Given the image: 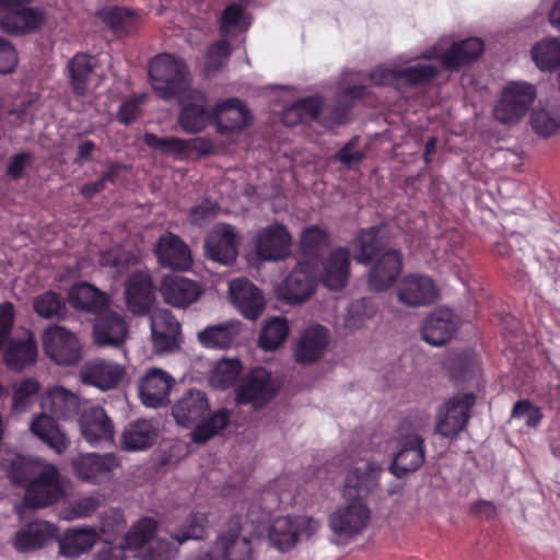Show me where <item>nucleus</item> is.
Here are the masks:
<instances>
[{
    "instance_id": "nucleus-27",
    "label": "nucleus",
    "mask_w": 560,
    "mask_h": 560,
    "mask_svg": "<svg viewBox=\"0 0 560 560\" xmlns=\"http://www.w3.org/2000/svg\"><path fill=\"white\" fill-rule=\"evenodd\" d=\"M457 330V320L450 308L440 307L430 313L424 319L421 334L431 346H442L448 342Z\"/></svg>"
},
{
    "instance_id": "nucleus-39",
    "label": "nucleus",
    "mask_w": 560,
    "mask_h": 560,
    "mask_svg": "<svg viewBox=\"0 0 560 560\" xmlns=\"http://www.w3.org/2000/svg\"><path fill=\"white\" fill-rule=\"evenodd\" d=\"M100 535L93 527H72L59 539V553L70 560L90 551L98 541Z\"/></svg>"
},
{
    "instance_id": "nucleus-49",
    "label": "nucleus",
    "mask_w": 560,
    "mask_h": 560,
    "mask_svg": "<svg viewBox=\"0 0 560 560\" xmlns=\"http://www.w3.org/2000/svg\"><path fill=\"white\" fill-rule=\"evenodd\" d=\"M536 66L542 71L560 67V37L545 38L538 42L530 50Z\"/></svg>"
},
{
    "instance_id": "nucleus-28",
    "label": "nucleus",
    "mask_w": 560,
    "mask_h": 560,
    "mask_svg": "<svg viewBox=\"0 0 560 560\" xmlns=\"http://www.w3.org/2000/svg\"><path fill=\"white\" fill-rule=\"evenodd\" d=\"M160 292L165 303L185 308L201 295V287L194 280L182 276H166L161 282Z\"/></svg>"
},
{
    "instance_id": "nucleus-6",
    "label": "nucleus",
    "mask_w": 560,
    "mask_h": 560,
    "mask_svg": "<svg viewBox=\"0 0 560 560\" xmlns=\"http://www.w3.org/2000/svg\"><path fill=\"white\" fill-rule=\"evenodd\" d=\"M214 551L221 560H253V530L242 516L234 515L221 526Z\"/></svg>"
},
{
    "instance_id": "nucleus-13",
    "label": "nucleus",
    "mask_w": 560,
    "mask_h": 560,
    "mask_svg": "<svg viewBox=\"0 0 560 560\" xmlns=\"http://www.w3.org/2000/svg\"><path fill=\"white\" fill-rule=\"evenodd\" d=\"M238 243L240 235L234 226L228 223H217L205 237V255L212 261L230 265L237 256Z\"/></svg>"
},
{
    "instance_id": "nucleus-47",
    "label": "nucleus",
    "mask_w": 560,
    "mask_h": 560,
    "mask_svg": "<svg viewBox=\"0 0 560 560\" xmlns=\"http://www.w3.org/2000/svg\"><path fill=\"white\" fill-rule=\"evenodd\" d=\"M94 68V58L85 54H77L69 60L67 66L69 80L73 92L78 96L85 94Z\"/></svg>"
},
{
    "instance_id": "nucleus-31",
    "label": "nucleus",
    "mask_w": 560,
    "mask_h": 560,
    "mask_svg": "<svg viewBox=\"0 0 560 560\" xmlns=\"http://www.w3.org/2000/svg\"><path fill=\"white\" fill-rule=\"evenodd\" d=\"M154 253L163 267L185 270L191 265L189 247L173 233H165L159 237Z\"/></svg>"
},
{
    "instance_id": "nucleus-26",
    "label": "nucleus",
    "mask_w": 560,
    "mask_h": 560,
    "mask_svg": "<svg viewBox=\"0 0 560 560\" xmlns=\"http://www.w3.org/2000/svg\"><path fill=\"white\" fill-rule=\"evenodd\" d=\"M436 74V68L431 65H417L402 70L378 66L370 72L369 77L375 85H387L396 81H404L409 84L425 83L433 80Z\"/></svg>"
},
{
    "instance_id": "nucleus-32",
    "label": "nucleus",
    "mask_w": 560,
    "mask_h": 560,
    "mask_svg": "<svg viewBox=\"0 0 560 560\" xmlns=\"http://www.w3.org/2000/svg\"><path fill=\"white\" fill-rule=\"evenodd\" d=\"M38 355L36 340L30 331L24 338L10 339L4 351L3 362L14 372H22L35 364Z\"/></svg>"
},
{
    "instance_id": "nucleus-42",
    "label": "nucleus",
    "mask_w": 560,
    "mask_h": 560,
    "mask_svg": "<svg viewBox=\"0 0 560 560\" xmlns=\"http://www.w3.org/2000/svg\"><path fill=\"white\" fill-rule=\"evenodd\" d=\"M70 305L83 312L101 313L108 303L107 295L86 282L73 284L68 291Z\"/></svg>"
},
{
    "instance_id": "nucleus-12",
    "label": "nucleus",
    "mask_w": 560,
    "mask_h": 560,
    "mask_svg": "<svg viewBox=\"0 0 560 560\" xmlns=\"http://www.w3.org/2000/svg\"><path fill=\"white\" fill-rule=\"evenodd\" d=\"M378 463L370 458L353 459L348 468L342 489L345 500L362 499L378 487L382 472Z\"/></svg>"
},
{
    "instance_id": "nucleus-41",
    "label": "nucleus",
    "mask_w": 560,
    "mask_h": 560,
    "mask_svg": "<svg viewBox=\"0 0 560 560\" xmlns=\"http://www.w3.org/2000/svg\"><path fill=\"white\" fill-rule=\"evenodd\" d=\"M159 429L150 420H137L122 431L120 445L125 451H144L156 441Z\"/></svg>"
},
{
    "instance_id": "nucleus-60",
    "label": "nucleus",
    "mask_w": 560,
    "mask_h": 560,
    "mask_svg": "<svg viewBox=\"0 0 560 560\" xmlns=\"http://www.w3.org/2000/svg\"><path fill=\"white\" fill-rule=\"evenodd\" d=\"M147 101V94H139L122 101L117 113V119L124 125L133 122L141 114V106Z\"/></svg>"
},
{
    "instance_id": "nucleus-19",
    "label": "nucleus",
    "mask_w": 560,
    "mask_h": 560,
    "mask_svg": "<svg viewBox=\"0 0 560 560\" xmlns=\"http://www.w3.org/2000/svg\"><path fill=\"white\" fill-rule=\"evenodd\" d=\"M397 300L410 307L425 306L438 298V289L433 280L423 275H407L396 287Z\"/></svg>"
},
{
    "instance_id": "nucleus-4",
    "label": "nucleus",
    "mask_w": 560,
    "mask_h": 560,
    "mask_svg": "<svg viewBox=\"0 0 560 560\" xmlns=\"http://www.w3.org/2000/svg\"><path fill=\"white\" fill-rule=\"evenodd\" d=\"M366 88L364 85H351L342 89L336 94V106L329 108L319 96H311L299 100L287 110L285 117L299 116L300 119L319 121L325 127L341 125L346 121L347 113L353 102L362 97Z\"/></svg>"
},
{
    "instance_id": "nucleus-35",
    "label": "nucleus",
    "mask_w": 560,
    "mask_h": 560,
    "mask_svg": "<svg viewBox=\"0 0 560 560\" xmlns=\"http://www.w3.org/2000/svg\"><path fill=\"white\" fill-rule=\"evenodd\" d=\"M329 342L328 330L314 325L307 327L300 336L294 350L296 362L307 364L319 359Z\"/></svg>"
},
{
    "instance_id": "nucleus-46",
    "label": "nucleus",
    "mask_w": 560,
    "mask_h": 560,
    "mask_svg": "<svg viewBox=\"0 0 560 560\" xmlns=\"http://www.w3.org/2000/svg\"><path fill=\"white\" fill-rule=\"evenodd\" d=\"M42 23V13L31 8L9 9L1 19V27L8 33L32 32L38 28Z\"/></svg>"
},
{
    "instance_id": "nucleus-14",
    "label": "nucleus",
    "mask_w": 560,
    "mask_h": 560,
    "mask_svg": "<svg viewBox=\"0 0 560 560\" xmlns=\"http://www.w3.org/2000/svg\"><path fill=\"white\" fill-rule=\"evenodd\" d=\"M176 380L161 368L147 369L139 380L138 392L145 407L159 408L170 404Z\"/></svg>"
},
{
    "instance_id": "nucleus-11",
    "label": "nucleus",
    "mask_w": 560,
    "mask_h": 560,
    "mask_svg": "<svg viewBox=\"0 0 560 560\" xmlns=\"http://www.w3.org/2000/svg\"><path fill=\"white\" fill-rule=\"evenodd\" d=\"M45 353L59 365H71L81 359V345L69 329L51 325L42 335Z\"/></svg>"
},
{
    "instance_id": "nucleus-33",
    "label": "nucleus",
    "mask_w": 560,
    "mask_h": 560,
    "mask_svg": "<svg viewBox=\"0 0 560 560\" xmlns=\"http://www.w3.org/2000/svg\"><path fill=\"white\" fill-rule=\"evenodd\" d=\"M208 409L206 394L198 389H189L175 402L172 416L179 425L188 428L200 421Z\"/></svg>"
},
{
    "instance_id": "nucleus-62",
    "label": "nucleus",
    "mask_w": 560,
    "mask_h": 560,
    "mask_svg": "<svg viewBox=\"0 0 560 560\" xmlns=\"http://www.w3.org/2000/svg\"><path fill=\"white\" fill-rule=\"evenodd\" d=\"M231 46L226 40L217 42L208 51L207 72L217 71L230 57Z\"/></svg>"
},
{
    "instance_id": "nucleus-16",
    "label": "nucleus",
    "mask_w": 560,
    "mask_h": 560,
    "mask_svg": "<svg viewBox=\"0 0 560 560\" xmlns=\"http://www.w3.org/2000/svg\"><path fill=\"white\" fill-rule=\"evenodd\" d=\"M177 96L180 105L177 122L180 128L191 135L203 130L212 116L206 95L198 90L189 89Z\"/></svg>"
},
{
    "instance_id": "nucleus-30",
    "label": "nucleus",
    "mask_w": 560,
    "mask_h": 560,
    "mask_svg": "<svg viewBox=\"0 0 560 560\" xmlns=\"http://www.w3.org/2000/svg\"><path fill=\"white\" fill-rule=\"evenodd\" d=\"M314 289V266L308 261H299L284 280L282 296L290 303H301L311 296Z\"/></svg>"
},
{
    "instance_id": "nucleus-15",
    "label": "nucleus",
    "mask_w": 560,
    "mask_h": 560,
    "mask_svg": "<svg viewBox=\"0 0 560 560\" xmlns=\"http://www.w3.org/2000/svg\"><path fill=\"white\" fill-rule=\"evenodd\" d=\"M119 460L113 453H85L72 459L77 477L86 482L100 485L112 479Z\"/></svg>"
},
{
    "instance_id": "nucleus-61",
    "label": "nucleus",
    "mask_w": 560,
    "mask_h": 560,
    "mask_svg": "<svg viewBox=\"0 0 560 560\" xmlns=\"http://www.w3.org/2000/svg\"><path fill=\"white\" fill-rule=\"evenodd\" d=\"M360 138L352 137L334 156L335 161L348 167L359 164L364 159V152L358 149Z\"/></svg>"
},
{
    "instance_id": "nucleus-2",
    "label": "nucleus",
    "mask_w": 560,
    "mask_h": 560,
    "mask_svg": "<svg viewBox=\"0 0 560 560\" xmlns=\"http://www.w3.org/2000/svg\"><path fill=\"white\" fill-rule=\"evenodd\" d=\"M9 477L14 485L26 487L24 503L32 509L51 505L66 495V480L57 467L38 458L16 456Z\"/></svg>"
},
{
    "instance_id": "nucleus-8",
    "label": "nucleus",
    "mask_w": 560,
    "mask_h": 560,
    "mask_svg": "<svg viewBox=\"0 0 560 560\" xmlns=\"http://www.w3.org/2000/svg\"><path fill=\"white\" fill-rule=\"evenodd\" d=\"M475 402L472 393H458L444 401L436 410L435 434L446 439L456 438L466 429Z\"/></svg>"
},
{
    "instance_id": "nucleus-57",
    "label": "nucleus",
    "mask_w": 560,
    "mask_h": 560,
    "mask_svg": "<svg viewBox=\"0 0 560 560\" xmlns=\"http://www.w3.org/2000/svg\"><path fill=\"white\" fill-rule=\"evenodd\" d=\"M375 310L366 299L353 301L348 308L345 319L346 326L350 329L360 328L364 322L371 318Z\"/></svg>"
},
{
    "instance_id": "nucleus-53",
    "label": "nucleus",
    "mask_w": 560,
    "mask_h": 560,
    "mask_svg": "<svg viewBox=\"0 0 560 560\" xmlns=\"http://www.w3.org/2000/svg\"><path fill=\"white\" fill-rule=\"evenodd\" d=\"M33 308L43 318H63L67 313L65 300L54 291H47L36 296Z\"/></svg>"
},
{
    "instance_id": "nucleus-63",
    "label": "nucleus",
    "mask_w": 560,
    "mask_h": 560,
    "mask_svg": "<svg viewBox=\"0 0 560 560\" xmlns=\"http://www.w3.org/2000/svg\"><path fill=\"white\" fill-rule=\"evenodd\" d=\"M218 206L210 200H203L191 208L189 220L192 224L202 225L217 217Z\"/></svg>"
},
{
    "instance_id": "nucleus-52",
    "label": "nucleus",
    "mask_w": 560,
    "mask_h": 560,
    "mask_svg": "<svg viewBox=\"0 0 560 560\" xmlns=\"http://www.w3.org/2000/svg\"><path fill=\"white\" fill-rule=\"evenodd\" d=\"M229 420L230 415L225 409L214 411L207 419L202 418V421L191 432V440L198 444L206 443L224 429Z\"/></svg>"
},
{
    "instance_id": "nucleus-44",
    "label": "nucleus",
    "mask_w": 560,
    "mask_h": 560,
    "mask_svg": "<svg viewBox=\"0 0 560 560\" xmlns=\"http://www.w3.org/2000/svg\"><path fill=\"white\" fill-rule=\"evenodd\" d=\"M530 125L540 137H551L560 130V107L556 102L539 103L530 114Z\"/></svg>"
},
{
    "instance_id": "nucleus-58",
    "label": "nucleus",
    "mask_w": 560,
    "mask_h": 560,
    "mask_svg": "<svg viewBox=\"0 0 560 560\" xmlns=\"http://www.w3.org/2000/svg\"><path fill=\"white\" fill-rule=\"evenodd\" d=\"M136 261L137 257L133 254L119 248L108 249L100 255L101 266L113 268L115 273H122L128 265H133Z\"/></svg>"
},
{
    "instance_id": "nucleus-9",
    "label": "nucleus",
    "mask_w": 560,
    "mask_h": 560,
    "mask_svg": "<svg viewBox=\"0 0 560 560\" xmlns=\"http://www.w3.org/2000/svg\"><path fill=\"white\" fill-rule=\"evenodd\" d=\"M320 526V523L306 515L279 516L269 529L270 542L280 551L292 548L300 537H311Z\"/></svg>"
},
{
    "instance_id": "nucleus-64",
    "label": "nucleus",
    "mask_w": 560,
    "mask_h": 560,
    "mask_svg": "<svg viewBox=\"0 0 560 560\" xmlns=\"http://www.w3.org/2000/svg\"><path fill=\"white\" fill-rule=\"evenodd\" d=\"M512 417L524 419L528 427H536L540 422L541 412L527 400L517 401L512 410Z\"/></svg>"
},
{
    "instance_id": "nucleus-29",
    "label": "nucleus",
    "mask_w": 560,
    "mask_h": 560,
    "mask_svg": "<svg viewBox=\"0 0 560 560\" xmlns=\"http://www.w3.org/2000/svg\"><path fill=\"white\" fill-rule=\"evenodd\" d=\"M79 424L82 436L90 445L114 440V424L101 407H91L84 410L79 419Z\"/></svg>"
},
{
    "instance_id": "nucleus-1",
    "label": "nucleus",
    "mask_w": 560,
    "mask_h": 560,
    "mask_svg": "<svg viewBox=\"0 0 560 560\" xmlns=\"http://www.w3.org/2000/svg\"><path fill=\"white\" fill-rule=\"evenodd\" d=\"M208 525L206 513H191L176 530L166 536L158 530L155 520L143 517L125 535L122 547L125 550L140 551L141 560H174L184 542L205 536Z\"/></svg>"
},
{
    "instance_id": "nucleus-18",
    "label": "nucleus",
    "mask_w": 560,
    "mask_h": 560,
    "mask_svg": "<svg viewBox=\"0 0 560 560\" xmlns=\"http://www.w3.org/2000/svg\"><path fill=\"white\" fill-rule=\"evenodd\" d=\"M150 327L158 353L174 352L179 348L180 325L171 311L155 308L150 316Z\"/></svg>"
},
{
    "instance_id": "nucleus-40",
    "label": "nucleus",
    "mask_w": 560,
    "mask_h": 560,
    "mask_svg": "<svg viewBox=\"0 0 560 560\" xmlns=\"http://www.w3.org/2000/svg\"><path fill=\"white\" fill-rule=\"evenodd\" d=\"M217 120V128L220 133L238 131L244 128L250 119L248 109L237 98H229L217 105L212 110Z\"/></svg>"
},
{
    "instance_id": "nucleus-43",
    "label": "nucleus",
    "mask_w": 560,
    "mask_h": 560,
    "mask_svg": "<svg viewBox=\"0 0 560 560\" xmlns=\"http://www.w3.org/2000/svg\"><path fill=\"white\" fill-rule=\"evenodd\" d=\"M323 283L331 289L338 290L346 285L349 277L350 255L345 248L334 250L323 264Z\"/></svg>"
},
{
    "instance_id": "nucleus-7",
    "label": "nucleus",
    "mask_w": 560,
    "mask_h": 560,
    "mask_svg": "<svg viewBox=\"0 0 560 560\" xmlns=\"http://www.w3.org/2000/svg\"><path fill=\"white\" fill-rule=\"evenodd\" d=\"M536 96V88L530 83L524 81L509 83L493 107L495 120L503 125L518 122L526 115Z\"/></svg>"
},
{
    "instance_id": "nucleus-34",
    "label": "nucleus",
    "mask_w": 560,
    "mask_h": 560,
    "mask_svg": "<svg viewBox=\"0 0 560 560\" xmlns=\"http://www.w3.org/2000/svg\"><path fill=\"white\" fill-rule=\"evenodd\" d=\"M241 331L242 323L230 319L205 327L197 337L208 349H228L238 343Z\"/></svg>"
},
{
    "instance_id": "nucleus-22",
    "label": "nucleus",
    "mask_w": 560,
    "mask_h": 560,
    "mask_svg": "<svg viewBox=\"0 0 560 560\" xmlns=\"http://www.w3.org/2000/svg\"><path fill=\"white\" fill-rule=\"evenodd\" d=\"M292 237L280 223L261 229L255 240V250L262 260H280L290 254Z\"/></svg>"
},
{
    "instance_id": "nucleus-48",
    "label": "nucleus",
    "mask_w": 560,
    "mask_h": 560,
    "mask_svg": "<svg viewBox=\"0 0 560 560\" xmlns=\"http://www.w3.org/2000/svg\"><path fill=\"white\" fill-rule=\"evenodd\" d=\"M143 141L149 148L156 150L162 154L182 156L187 154L191 150L192 145L201 140H185L177 137L161 138L152 132H147L143 137Z\"/></svg>"
},
{
    "instance_id": "nucleus-59",
    "label": "nucleus",
    "mask_w": 560,
    "mask_h": 560,
    "mask_svg": "<svg viewBox=\"0 0 560 560\" xmlns=\"http://www.w3.org/2000/svg\"><path fill=\"white\" fill-rule=\"evenodd\" d=\"M327 244L328 235L326 231L319 226H308L301 234V247L308 255L317 253Z\"/></svg>"
},
{
    "instance_id": "nucleus-50",
    "label": "nucleus",
    "mask_w": 560,
    "mask_h": 560,
    "mask_svg": "<svg viewBox=\"0 0 560 560\" xmlns=\"http://www.w3.org/2000/svg\"><path fill=\"white\" fill-rule=\"evenodd\" d=\"M97 16L115 31L131 32L137 26V14L125 7H108L100 10Z\"/></svg>"
},
{
    "instance_id": "nucleus-51",
    "label": "nucleus",
    "mask_w": 560,
    "mask_h": 560,
    "mask_svg": "<svg viewBox=\"0 0 560 560\" xmlns=\"http://www.w3.org/2000/svg\"><path fill=\"white\" fill-rule=\"evenodd\" d=\"M382 246L383 238L380 236L378 228L363 230L354 245V259L359 264L368 265Z\"/></svg>"
},
{
    "instance_id": "nucleus-25",
    "label": "nucleus",
    "mask_w": 560,
    "mask_h": 560,
    "mask_svg": "<svg viewBox=\"0 0 560 560\" xmlns=\"http://www.w3.org/2000/svg\"><path fill=\"white\" fill-rule=\"evenodd\" d=\"M128 335L125 318L106 307L97 314L94 325L93 338L100 347H120Z\"/></svg>"
},
{
    "instance_id": "nucleus-56",
    "label": "nucleus",
    "mask_w": 560,
    "mask_h": 560,
    "mask_svg": "<svg viewBox=\"0 0 560 560\" xmlns=\"http://www.w3.org/2000/svg\"><path fill=\"white\" fill-rule=\"evenodd\" d=\"M39 387V383L33 377L24 378L16 384L13 394V410L15 412L26 411L35 400Z\"/></svg>"
},
{
    "instance_id": "nucleus-38",
    "label": "nucleus",
    "mask_w": 560,
    "mask_h": 560,
    "mask_svg": "<svg viewBox=\"0 0 560 560\" xmlns=\"http://www.w3.org/2000/svg\"><path fill=\"white\" fill-rule=\"evenodd\" d=\"M30 431L57 454H62L70 444L60 425L47 413L36 415L30 423Z\"/></svg>"
},
{
    "instance_id": "nucleus-54",
    "label": "nucleus",
    "mask_w": 560,
    "mask_h": 560,
    "mask_svg": "<svg viewBox=\"0 0 560 560\" xmlns=\"http://www.w3.org/2000/svg\"><path fill=\"white\" fill-rule=\"evenodd\" d=\"M288 334L289 325L287 319L273 317L262 327L259 336V346L264 350H275L284 342Z\"/></svg>"
},
{
    "instance_id": "nucleus-23",
    "label": "nucleus",
    "mask_w": 560,
    "mask_h": 560,
    "mask_svg": "<svg viewBox=\"0 0 560 560\" xmlns=\"http://www.w3.org/2000/svg\"><path fill=\"white\" fill-rule=\"evenodd\" d=\"M229 294L232 304L247 319H256L265 307L261 290L246 278L231 280Z\"/></svg>"
},
{
    "instance_id": "nucleus-5",
    "label": "nucleus",
    "mask_w": 560,
    "mask_h": 560,
    "mask_svg": "<svg viewBox=\"0 0 560 560\" xmlns=\"http://www.w3.org/2000/svg\"><path fill=\"white\" fill-rule=\"evenodd\" d=\"M151 85L162 100H171L187 90L190 74L183 59L164 52L156 55L149 63Z\"/></svg>"
},
{
    "instance_id": "nucleus-55",
    "label": "nucleus",
    "mask_w": 560,
    "mask_h": 560,
    "mask_svg": "<svg viewBox=\"0 0 560 560\" xmlns=\"http://www.w3.org/2000/svg\"><path fill=\"white\" fill-rule=\"evenodd\" d=\"M242 370L238 359L221 360L214 366L211 374V383L219 388H226L234 384Z\"/></svg>"
},
{
    "instance_id": "nucleus-37",
    "label": "nucleus",
    "mask_w": 560,
    "mask_h": 560,
    "mask_svg": "<svg viewBox=\"0 0 560 560\" xmlns=\"http://www.w3.org/2000/svg\"><path fill=\"white\" fill-rule=\"evenodd\" d=\"M55 536L54 525L46 521H36L22 527L15 534L12 545L19 552L34 551L52 541Z\"/></svg>"
},
{
    "instance_id": "nucleus-21",
    "label": "nucleus",
    "mask_w": 560,
    "mask_h": 560,
    "mask_svg": "<svg viewBox=\"0 0 560 560\" xmlns=\"http://www.w3.org/2000/svg\"><path fill=\"white\" fill-rule=\"evenodd\" d=\"M440 44L425 51L424 59L440 58L441 65L448 70H457L476 60L483 50V43L476 37L453 44L446 51L441 52Z\"/></svg>"
},
{
    "instance_id": "nucleus-10",
    "label": "nucleus",
    "mask_w": 560,
    "mask_h": 560,
    "mask_svg": "<svg viewBox=\"0 0 560 560\" xmlns=\"http://www.w3.org/2000/svg\"><path fill=\"white\" fill-rule=\"evenodd\" d=\"M278 387L270 372L260 366L254 368L237 385L236 401L252 405L255 409L261 408L276 396Z\"/></svg>"
},
{
    "instance_id": "nucleus-45",
    "label": "nucleus",
    "mask_w": 560,
    "mask_h": 560,
    "mask_svg": "<svg viewBox=\"0 0 560 560\" xmlns=\"http://www.w3.org/2000/svg\"><path fill=\"white\" fill-rule=\"evenodd\" d=\"M44 406L59 418L68 419L78 415L80 398L62 386H55L47 392Z\"/></svg>"
},
{
    "instance_id": "nucleus-20",
    "label": "nucleus",
    "mask_w": 560,
    "mask_h": 560,
    "mask_svg": "<svg viewBox=\"0 0 560 560\" xmlns=\"http://www.w3.org/2000/svg\"><path fill=\"white\" fill-rule=\"evenodd\" d=\"M125 373V366L119 363L105 359H93L81 368L80 380L83 384L107 392L118 386Z\"/></svg>"
},
{
    "instance_id": "nucleus-36",
    "label": "nucleus",
    "mask_w": 560,
    "mask_h": 560,
    "mask_svg": "<svg viewBox=\"0 0 560 560\" xmlns=\"http://www.w3.org/2000/svg\"><path fill=\"white\" fill-rule=\"evenodd\" d=\"M401 270V255L398 250H386L375 262L369 275L371 290L382 292L396 281Z\"/></svg>"
},
{
    "instance_id": "nucleus-17",
    "label": "nucleus",
    "mask_w": 560,
    "mask_h": 560,
    "mask_svg": "<svg viewBox=\"0 0 560 560\" xmlns=\"http://www.w3.org/2000/svg\"><path fill=\"white\" fill-rule=\"evenodd\" d=\"M370 510L362 499L346 500L329 516L330 529L339 536H352L360 533L368 524Z\"/></svg>"
},
{
    "instance_id": "nucleus-3",
    "label": "nucleus",
    "mask_w": 560,
    "mask_h": 560,
    "mask_svg": "<svg viewBox=\"0 0 560 560\" xmlns=\"http://www.w3.org/2000/svg\"><path fill=\"white\" fill-rule=\"evenodd\" d=\"M429 423L428 416H415L405 419L398 429V451L393 456L390 472L397 478L418 470L425 458L422 433Z\"/></svg>"
},
{
    "instance_id": "nucleus-24",
    "label": "nucleus",
    "mask_w": 560,
    "mask_h": 560,
    "mask_svg": "<svg viewBox=\"0 0 560 560\" xmlns=\"http://www.w3.org/2000/svg\"><path fill=\"white\" fill-rule=\"evenodd\" d=\"M125 299L128 310L136 315L145 314L152 306L155 295L153 282L148 272H132L125 282Z\"/></svg>"
}]
</instances>
